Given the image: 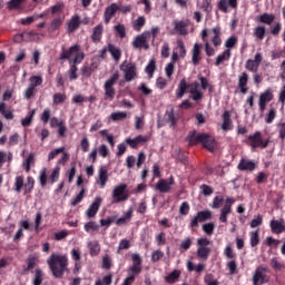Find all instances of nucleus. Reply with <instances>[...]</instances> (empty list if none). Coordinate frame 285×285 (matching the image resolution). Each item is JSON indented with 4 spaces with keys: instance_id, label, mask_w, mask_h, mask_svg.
Returning a JSON list of instances; mask_svg holds the SVG:
<instances>
[{
    "instance_id": "obj_1",
    "label": "nucleus",
    "mask_w": 285,
    "mask_h": 285,
    "mask_svg": "<svg viewBox=\"0 0 285 285\" xmlns=\"http://www.w3.org/2000/svg\"><path fill=\"white\" fill-rule=\"evenodd\" d=\"M198 81H194L188 85L186 81V78H183L179 83L178 88L176 90V98L181 99L186 95V90H189L190 99L193 101H202L204 99V90H208L210 88V82L208 81V78L199 75Z\"/></svg>"
},
{
    "instance_id": "obj_2",
    "label": "nucleus",
    "mask_w": 285,
    "mask_h": 285,
    "mask_svg": "<svg viewBox=\"0 0 285 285\" xmlns=\"http://www.w3.org/2000/svg\"><path fill=\"white\" fill-rule=\"evenodd\" d=\"M47 264L57 279L63 277V273L68 268V256L62 254H51L47 259Z\"/></svg>"
},
{
    "instance_id": "obj_3",
    "label": "nucleus",
    "mask_w": 285,
    "mask_h": 285,
    "mask_svg": "<svg viewBox=\"0 0 285 285\" xmlns=\"http://www.w3.org/2000/svg\"><path fill=\"white\" fill-rule=\"evenodd\" d=\"M86 55L81 51V46L73 45L69 49H63L60 53L61 61H72V63H81Z\"/></svg>"
},
{
    "instance_id": "obj_4",
    "label": "nucleus",
    "mask_w": 285,
    "mask_h": 285,
    "mask_svg": "<svg viewBox=\"0 0 285 285\" xmlns=\"http://www.w3.org/2000/svg\"><path fill=\"white\" fill-rule=\"evenodd\" d=\"M23 181H26L23 175L17 176L13 184V190L16 193H21V188H23V195H30V193H32L35 189V178L29 176L27 178V183L23 184Z\"/></svg>"
},
{
    "instance_id": "obj_5",
    "label": "nucleus",
    "mask_w": 285,
    "mask_h": 285,
    "mask_svg": "<svg viewBox=\"0 0 285 285\" xmlns=\"http://www.w3.org/2000/svg\"><path fill=\"white\" fill-rule=\"evenodd\" d=\"M130 194H128V185L119 184L116 185L111 191V204H121L128 202Z\"/></svg>"
},
{
    "instance_id": "obj_6",
    "label": "nucleus",
    "mask_w": 285,
    "mask_h": 285,
    "mask_svg": "<svg viewBox=\"0 0 285 285\" xmlns=\"http://www.w3.org/2000/svg\"><path fill=\"white\" fill-rule=\"evenodd\" d=\"M117 81H119V72L116 71L112 73V76L106 80L104 85L105 96L107 99H115V95H117V91L115 90V86L117 85Z\"/></svg>"
},
{
    "instance_id": "obj_7",
    "label": "nucleus",
    "mask_w": 285,
    "mask_h": 285,
    "mask_svg": "<svg viewBox=\"0 0 285 285\" xmlns=\"http://www.w3.org/2000/svg\"><path fill=\"white\" fill-rule=\"evenodd\" d=\"M247 139L253 150H255V148H262L264 150L265 148H268V144H271V138L263 139L262 131H256L253 135H249Z\"/></svg>"
},
{
    "instance_id": "obj_8",
    "label": "nucleus",
    "mask_w": 285,
    "mask_h": 285,
    "mask_svg": "<svg viewBox=\"0 0 285 285\" xmlns=\"http://www.w3.org/2000/svg\"><path fill=\"white\" fill-rule=\"evenodd\" d=\"M120 70L124 72L125 81H132L137 79V65L125 60L120 65Z\"/></svg>"
},
{
    "instance_id": "obj_9",
    "label": "nucleus",
    "mask_w": 285,
    "mask_h": 285,
    "mask_svg": "<svg viewBox=\"0 0 285 285\" xmlns=\"http://www.w3.org/2000/svg\"><path fill=\"white\" fill-rule=\"evenodd\" d=\"M235 198L233 197H227L225 199L224 206L220 208V214L218 217V220L220 224H226L228 222V215L233 213V205L235 204Z\"/></svg>"
},
{
    "instance_id": "obj_10",
    "label": "nucleus",
    "mask_w": 285,
    "mask_h": 285,
    "mask_svg": "<svg viewBox=\"0 0 285 285\" xmlns=\"http://www.w3.org/2000/svg\"><path fill=\"white\" fill-rule=\"evenodd\" d=\"M148 39H150V31H144L142 33L136 36L134 41L131 42L132 48H136V50H148L150 46L148 45Z\"/></svg>"
},
{
    "instance_id": "obj_11",
    "label": "nucleus",
    "mask_w": 285,
    "mask_h": 285,
    "mask_svg": "<svg viewBox=\"0 0 285 285\" xmlns=\"http://www.w3.org/2000/svg\"><path fill=\"white\" fill-rule=\"evenodd\" d=\"M132 265L127 269L128 277L132 276L134 281L136 279L137 275L141 273V256L139 254L131 255Z\"/></svg>"
},
{
    "instance_id": "obj_12",
    "label": "nucleus",
    "mask_w": 285,
    "mask_h": 285,
    "mask_svg": "<svg viewBox=\"0 0 285 285\" xmlns=\"http://www.w3.org/2000/svg\"><path fill=\"white\" fill-rule=\"evenodd\" d=\"M213 218V212L206 209V210H202L198 212L196 214V216H194L189 223V228H198L199 227V223L203 222H207V219H212Z\"/></svg>"
},
{
    "instance_id": "obj_13",
    "label": "nucleus",
    "mask_w": 285,
    "mask_h": 285,
    "mask_svg": "<svg viewBox=\"0 0 285 285\" xmlns=\"http://www.w3.org/2000/svg\"><path fill=\"white\" fill-rule=\"evenodd\" d=\"M210 245V240L206 237L204 238H198L197 239V257H199L200 259H206L208 257V255H210V249L209 246Z\"/></svg>"
},
{
    "instance_id": "obj_14",
    "label": "nucleus",
    "mask_w": 285,
    "mask_h": 285,
    "mask_svg": "<svg viewBox=\"0 0 285 285\" xmlns=\"http://www.w3.org/2000/svg\"><path fill=\"white\" fill-rule=\"evenodd\" d=\"M273 99H275V95H273V90H271V88L262 92L258 99L259 111L264 112V110H266V106H268Z\"/></svg>"
},
{
    "instance_id": "obj_15",
    "label": "nucleus",
    "mask_w": 285,
    "mask_h": 285,
    "mask_svg": "<svg viewBox=\"0 0 285 285\" xmlns=\"http://www.w3.org/2000/svg\"><path fill=\"white\" fill-rule=\"evenodd\" d=\"M267 271L268 269L266 267H257L253 276V284L262 285L268 283V275L266 274Z\"/></svg>"
},
{
    "instance_id": "obj_16",
    "label": "nucleus",
    "mask_w": 285,
    "mask_h": 285,
    "mask_svg": "<svg viewBox=\"0 0 285 285\" xmlns=\"http://www.w3.org/2000/svg\"><path fill=\"white\" fill-rule=\"evenodd\" d=\"M119 12V3L112 2L111 4L107 6L105 8L104 12V22L106 24L110 23L112 21V18Z\"/></svg>"
},
{
    "instance_id": "obj_17",
    "label": "nucleus",
    "mask_w": 285,
    "mask_h": 285,
    "mask_svg": "<svg viewBox=\"0 0 285 285\" xmlns=\"http://www.w3.org/2000/svg\"><path fill=\"white\" fill-rule=\"evenodd\" d=\"M104 199L99 196H97L94 202L90 204L88 209L86 210V215L89 219H92V217L97 216V213H99V208H101Z\"/></svg>"
},
{
    "instance_id": "obj_18",
    "label": "nucleus",
    "mask_w": 285,
    "mask_h": 285,
    "mask_svg": "<svg viewBox=\"0 0 285 285\" xmlns=\"http://www.w3.org/2000/svg\"><path fill=\"white\" fill-rule=\"evenodd\" d=\"M175 185V177L170 176L169 179H160L156 184V190L159 193H170L171 186Z\"/></svg>"
},
{
    "instance_id": "obj_19",
    "label": "nucleus",
    "mask_w": 285,
    "mask_h": 285,
    "mask_svg": "<svg viewBox=\"0 0 285 285\" xmlns=\"http://www.w3.org/2000/svg\"><path fill=\"white\" fill-rule=\"evenodd\" d=\"M269 227L272 233H274L275 235H282V233H284L285 230V220L283 218L278 220L273 219L271 220Z\"/></svg>"
},
{
    "instance_id": "obj_20",
    "label": "nucleus",
    "mask_w": 285,
    "mask_h": 285,
    "mask_svg": "<svg viewBox=\"0 0 285 285\" xmlns=\"http://www.w3.org/2000/svg\"><path fill=\"white\" fill-rule=\"evenodd\" d=\"M248 73L246 71L242 72L238 76V88H239V92L240 95H246V92H248Z\"/></svg>"
},
{
    "instance_id": "obj_21",
    "label": "nucleus",
    "mask_w": 285,
    "mask_h": 285,
    "mask_svg": "<svg viewBox=\"0 0 285 285\" xmlns=\"http://www.w3.org/2000/svg\"><path fill=\"white\" fill-rule=\"evenodd\" d=\"M188 21H177L174 20V30L177 32V35H180L181 37H186L188 35Z\"/></svg>"
},
{
    "instance_id": "obj_22",
    "label": "nucleus",
    "mask_w": 285,
    "mask_h": 285,
    "mask_svg": "<svg viewBox=\"0 0 285 285\" xmlns=\"http://www.w3.org/2000/svg\"><path fill=\"white\" fill-rule=\"evenodd\" d=\"M202 43H195L191 49V62L194 66H198L202 61Z\"/></svg>"
},
{
    "instance_id": "obj_23",
    "label": "nucleus",
    "mask_w": 285,
    "mask_h": 285,
    "mask_svg": "<svg viewBox=\"0 0 285 285\" xmlns=\"http://www.w3.org/2000/svg\"><path fill=\"white\" fill-rule=\"evenodd\" d=\"M237 168L238 170H248L249 173H253V170L257 168V165L254 160L242 158Z\"/></svg>"
},
{
    "instance_id": "obj_24",
    "label": "nucleus",
    "mask_w": 285,
    "mask_h": 285,
    "mask_svg": "<svg viewBox=\"0 0 285 285\" xmlns=\"http://www.w3.org/2000/svg\"><path fill=\"white\" fill-rule=\"evenodd\" d=\"M228 7L233 10H237V0H219L218 10H220V12H228Z\"/></svg>"
},
{
    "instance_id": "obj_25",
    "label": "nucleus",
    "mask_w": 285,
    "mask_h": 285,
    "mask_svg": "<svg viewBox=\"0 0 285 285\" xmlns=\"http://www.w3.org/2000/svg\"><path fill=\"white\" fill-rule=\"evenodd\" d=\"M200 144H202V146H204V148H207V150H210V153H213V150H215V138H213L208 134H203Z\"/></svg>"
},
{
    "instance_id": "obj_26",
    "label": "nucleus",
    "mask_w": 285,
    "mask_h": 285,
    "mask_svg": "<svg viewBox=\"0 0 285 285\" xmlns=\"http://www.w3.org/2000/svg\"><path fill=\"white\" fill-rule=\"evenodd\" d=\"M97 184L100 186V188H106V184H108V168H99Z\"/></svg>"
},
{
    "instance_id": "obj_27",
    "label": "nucleus",
    "mask_w": 285,
    "mask_h": 285,
    "mask_svg": "<svg viewBox=\"0 0 285 285\" xmlns=\"http://www.w3.org/2000/svg\"><path fill=\"white\" fill-rule=\"evenodd\" d=\"M79 26H81V20L79 19V14H73L68 21V32L72 33L76 30H79Z\"/></svg>"
},
{
    "instance_id": "obj_28",
    "label": "nucleus",
    "mask_w": 285,
    "mask_h": 285,
    "mask_svg": "<svg viewBox=\"0 0 285 285\" xmlns=\"http://www.w3.org/2000/svg\"><path fill=\"white\" fill-rule=\"evenodd\" d=\"M104 37V24L99 23L92 29L91 41L99 43Z\"/></svg>"
},
{
    "instance_id": "obj_29",
    "label": "nucleus",
    "mask_w": 285,
    "mask_h": 285,
    "mask_svg": "<svg viewBox=\"0 0 285 285\" xmlns=\"http://www.w3.org/2000/svg\"><path fill=\"white\" fill-rule=\"evenodd\" d=\"M203 134H198L197 131H191L187 136V141L189 146H197V144H202Z\"/></svg>"
},
{
    "instance_id": "obj_30",
    "label": "nucleus",
    "mask_w": 285,
    "mask_h": 285,
    "mask_svg": "<svg viewBox=\"0 0 285 285\" xmlns=\"http://www.w3.org/2000/svg\"><path fill=\"white\" fill-rule=\"evenodd\" d=\"M179 277H181V272L179 269H174L167 276H165V282L167 284H177L179 282Z\"/></svg>"
},
{
    "instance_id": "obj_31",
    "label": "nucleus",
    "mask_w": 285,
    "mask_h": 285,
    "mask_svg": "<svg viewBox=\"0 0 285 285\" xmlns=\"http://www.w3.org/2000/svg\"><path fill=\"white\" fill-rule=\"evenodd\" d=\"M232 56L233 52L230 51V49L224 50L220 55L217 56L215 66H222V63H224V61H228Z\"/></svg>"
},
{
    "instance_id": "obj_32",
    "label": "nucleus",
    "mask_w": 285,
    "mask_h": 285,
    "mask_svg": "<svg viewBox=\"0 0 285 285\" xmlns=\"http://www.w3.org/2000/svg\"><path fill=\"white\" fill-rule=\"evenodd\" d=\"M222 130H233V120H230V111H224Z\"/></svg>"
},
{
    "instance_id": "obj_33",
    "label": "nucleus",
    "mask_w": 285,
    "mask_h": 285,
    "mask_svg": "<svg viewBox=\"0 0 285 285\" xmlns=\"http://www.w3.org/2000/svg\"><path fill=\"white\" fill-rule=\"evenodd\" d=\"M214 37L212 38V43L215 48H219L222 46V29L219 27H215L213 29Z\"/></svg>"
},
{
    "instance_id": "obj_34",
    "label": "nucleus",
    "mask_w": 285,
    "mask_h": 285,
    "mask_svg": "<svg viewBox=\"0 0 285 285\" xmlns=\"http://www.w3.org/2000/svg\"><path fill=\"white\" fill-rule=\"evenodd\" d=\"M89 254L91 257H97L101 253V245L97 240L88 243Z\"/></svg>"
},
{
    "instance_id": "obj_35",
    "label": "nucleus",
    "mask_w": 285,
    "mask_h": 285,
    "mask_svg": "<svg viewBox=\"0 0 285 285\" xmlns=\"http://www.w3.org/2000/svg\"><path fill=\"white\" fill-rule=\"evenodd\" d=\"M39 264V256L30 254L27 258V267L24 271H33Z\"/></svg>"
},
{
    "instance_id": "obj_36",
    "label": "nucleus",
    "mask_w": 285,
    "mask_h": 285,
    "mask_svg": "<svg viewBox=\"0 0 285 285\" xmlns=\"http://www.w3.org/2000/svg\"><path fill=\"white\" fill-rule=\"evenodd\" d=\"M108 52H110L112 59H115L116 61H119L121 59V49H119V47H117L112 43H109Z\"/></svg>"
},
{
    "instance_id": "obj_37",
    "label": "nucleus",
    "mask_w": 285,
    "mask_h": 285,
    "mask_svg": "<svg viewBox=\"0 0 285 285\" xmlns=\"http://www.w3.org/2000/svg\"><path fill=\"white\" fill-rule=\"evenodd\" d=\"M128 118V111H114L109 116L110 121H124Z\"/></svg>"
},
{
    "instance_id": "obj_38",
    "label": "nucleus",
    "mask_w": 285,
    "mask_h": 285,
    "mask_svg": "<svg viewBox=\"0 0 285 285\" xmlns=\"http://www.w3.org/2000/svg\"><path fill=\"white\" fill-rule=\"evenodd\" d=\"M130 219H132V208H129L124 216H121L120 218H118L116 220V225L117 226H124V224H128V222H130Z\"/></svg>"
},
{
    "instance_id": "obj_39",
    "label": "nucleus",
    "mask_w": 285,
    "mask_h": 285,
    "mask_svg": "<svg viewBox=\"0 0 285 285\" xmlns=\"http://www.w3.org/2000/svg\"><path fill=\"white\" fill-rule=\"evenodd\" d=\"M28 0H9L7 2V10H21V6Z\"/></svg>"
},
{
    "instance_id": "obj_40",
    "label": "nucleus",
    "mask_w": 285,
    "mask_h": 285,
    "mask_svg": "<svg viewBox=\"0 0 285 285\" xmlns=\"http://www.w3.org/2000/svg\"><path fill=\"white\" fill-rule=\"evenodd\" d=\"M146 26V17L140 16L132 21V28L136 32H141V29Z\"/></svg>"
},
{
    "instance_id": "obj_41",
    "label": "nucleus",
    "mask_w": 285,
    "mask_h": 285,
    "mask_svg": "<svg viewBox=\"0 0 285 285\" xmlns=\"http://www.w3.org/2000/svg\"><path fill=\"white\" fill-rule=\"evenodd\" d=\"M258 21L261 23H265L266 26H272L273 21H275V14L265 12L258 17Z\"/></svg>"
},
{
    "instance_id": "obj_42",
    "label": "nucleus",
    "mask_w": 285,
    "mask_h": 285,
    "mask_svg": "<svg viewBox=\"0 0 285 285\" xmlns=\"http://www.w3.org/2000/svg\"><path fill=\"white\" fill-rule=\"evenodd\" d=\"M36 112L37 110L32 109L28 111L27 116L23 119H21V126H23V128H28V126L32 124V119H35Z\"/></svg>"
},
{
    "instance_id": "obj_43",
    "label": "nucleus",
    "mask_w": 285,
    "mask_h": 285,
    "mask_svg": "<svg viewBox=\"0 0 285 285\" xmlns=\"http://www.w3.org/2000/svg\"><path fill=\"white\" fill-rule=\"evenodd\" d=\"M0 115H2V117L8 120L14 119V114L12 112V110L6 109V104L3 101L0 102Z\"/></svg>"
},
{
    "instance_id": "obj_44",
    "label": "nucleus",
    "mask_w": 285,
    "mask_h": 285,
    "mask_svg": "<svg viewBox=\"0 0 285 285\" xmlns=\"http://www.w3.org/2000/svg\"><path fill=\"white\" fill-rule=\"evenodd\" d=\"M245 69L248 70V72H257V70H259V65L253 59H247L245 62Z\"/></svg>"
},
{
    "instance_id": "obj_45",
    "label": "nucleus",
    "mask_w": 285,
    "mask_h": 285,
    "mask_svg": "<svg viewBox=\"0 0 285 285\" xmlns=\"http://www.w3.org/2000/svg\"><path fill=\"white\" fill-rule=\"evenodd\" d=\"M114 31L120 39H126V24L118 23L114 26Z\"/></svg>"
},
{
    "instance_id": "obj_46",
    "label": "nucleus",
    "mask_w": 285,
    "mask_h": 285,
    "mask_svg": "<svg viewBox=\"0 0 285 285\" xmlns=\"http://www.w3.org/2000/svg\"><path fill=\"white\" fill-rule=\"evenodd\" d=\"M249 244L252 248H255V246L259 245V230L249 233Z\"/></svg>"
},
{
    "instance_id": "obj_47",
    "label": "nucleus",
    "mask_w": 285,
    "mask_h": 285,
    "mask_svg": "<svg viewBox=\"0 0 285 285\" xmlns=\"http://www.w3.org/2000/svg\"><path fill=\"white\" fill-rule=\"evenodd\" d=\"M85 195H86V189L82 188L77 196L71 198L70 205L78 206V204H81V202H83Z\"/></svg>"
},
{
    "instance_id": "obj_48",
    "label": "nucleus",
    "mask_w": 285,
    "mask_h": 285,
    "mask_svg": "<svg viewBox=\"0 0 285 285\" xmlns=\"http://www.w3.org/2000/svg\"><path fill=\"white\" fill-rule=\"evenodd\" d=\"M61 173V168L59 166L55 167L49 176V183L55 184L59 180V175Z\"/></svg>"
},
{
    "instance_id": "obj_49",
    "label": "nucleus",
    "mask_w": 285,
    "mask_h": 285,
    "mask_svg": "<svg viewBox=\"0 0 285 285\" xmlns=\"http://www.w3.org/2000/svg\"><path fill=\"white\" fill-rule=\"evenodd\" d=\"M254 36L256 37V39H259V41H262L266 36V27L264 26L256 27L254 30Z\"/></svg>"
},
{
    "instance_id": "obj_50",
    "label": "nucleus",
    "mask_w": 285,
    "mask_h": 285,
    "mask_svg": "<svg viewBox=\"0 0 285 285\" xmlns=\"http://www.w3.org/2000/svg\"><path fill=\"white\" fill-rule=\"evenodd\" d=\"M223 204H224V196H215L210 204V208H213L214 210H217V208H222Z\"/></svg>"
},
{
    "instance_id": "obj_51",
    "label": "nucleus",
    "mask_w": 285,
    "mask_h": 285,
    "mask_svg": "<svg viewBox=\"0 0 285 285\" xmlns=\"http://www.w3.org/2000/svg\"><path fill=\"white\" fill-rule=\"evenodd\" d=\"M29 86H32V88H37L43 83V78L41 76H31L29 78Z\"/></svg>"
},
{
    "instance_id": "obj_52",
    "label": "nucleus",
    "mask_w": 285,
    "mask_h": 285,
    "mask_svg": "<svg viewBox=\"0 0 285 285\" xmlns=\"http://www.w3.org/2000/svg\"><path fill=\"white\" fill-rule=\"evenodd\" d=\"M46 12H51V14H59V12H63V2H58L51 8L47 9Z\"/></svg>"
},
{
    "instance_id": "obj_53",
    "label": "nucleus",
    "mask_w": 285,
    "mask_h": 285,
    "mask_svg": "<svg viewBox=\"0 0 285 285\" xmlns=\"http://www.w3.org/2000/svg\"><path fill=\"white\" fill-rule=\"evenodd\" d=\"M155 70H156V62L155 60H150L145 68V71L148 75L149 79H153V75H155Z\"/></svg>"
},
{
    "instance_id": "obj_54",
    "label": "nucleus",
    "mask_w": 285,
    "mask_h": 285,
    "mask_svg": "<svg viewBox=\"0 0 285 285\" xmlns=\"http://www.w3.org/2000/svg\"><path fill=\"white\" fill-rule=\"evenodd\" d=\"M43 282V271L37 268L35 271L33 285H41Z\"/></svg>"
},
{
    "instance_id": "obj_55",
    "label": "nucleus",
    "mask_w": 285,
    "mask_h": 285,
    "mask_svg": "<svg viewBox=\"0 0 285 285\" xmlns=\"http://www.w3.org/2000/svg\"><path fill=\"white\" fill-rule=\"evenodd\" d=\"M275 117H277V110H275V108H271L265 116V122L273 124V121H275Z\"/></svg>"
},
{
    "instance_id": "obj_56",
    "label": "nucleus",
    "mask_w": 285,
    "mask_h": 285,
    "mask_svg": "<svg viewBox=\"0 0 285 285\" xmlns=\"http://www.w3.org/2000/svg\"><path fill=\"white\" fill-rule=\"evenodd\" d=\"M40 186L43 188L48 184V169L42 168L39 176Z\"/></svg>"
},
{
    "instance_id": "obj_57",
    "label": "nucleus",
    "mask_w": 285,
    "mask_h": 285,
    "mask_svg": "<svg viewBox=\"0 0 285 285\" xmlns=\"http://www.w3.org/2000/svg\"><path fill=\"white\" fill-rule=\"evenodd\" d=\"M85 230L86 233H97V230H99V225L95 222H89L85 224Z\"/></svg>"
},
{
    "instance_id": "obj_58",
    "label": "nucleus",
    "mask_w": 285,
    "mask_h": 285,
    "mask_svg": "<svg viewBox=\"0 0 285 285\" xmlns=\"http://www.w3.org/2000/svg\"><path fill=\"white\" fill-rule=\"evenodd\" d=\"M63 26V18H56L51 21L50 29L52 31L59 30Z\"/></svg>"
},
{
    "instance_id": "obj_59",
    "label": "nucleus",
    "mask_w": 285,
    "mask_h": 285,
    "mask_svg": "<svg viewBox=\"0 0 285 285\" xmlns=\"http://www.w3.org/2000/svg\"><path fill=\"white\" fill-rule=\"evenodd\" d=\"M97 153H98V155H100V157H104V159H106V157H108V155H110V149H108V146H106V145H100L97 148Z\"/></svg>"
},
{
    "instance_id": "obj_60",
    "label": "nucleus",
    "mask_w": 285,
    "mask_h": 285,
    "mask_svg": "<svg viewBox=\"0 0 285 285\" xmlns=\"http://www.w3.org/2000/svg\"><path fill=\"white\" fill-rule=\"evenodd\" d=\"M95 70H97V66L95 65H91L90 67L85 66L81 69L83 77H90Z\"/></svg>"
},
{
    "instance_id": "obj_61",
    "label": "nucleus",
    "mask_w": 285,
    "mask_h": 285,
    "mask_svg": "<svg viewBox=\"0 0 285 285\" xmlns=\"http://www.w3.org/2000/svg\"><path fill=\"white\" fill-rule=\"evenodd\" d=\"M203 230L207 235H213L215 233V223H206L203 225Z\"/></svg>"
},
{
    "instance_id": "obj_62",
    "label": "nucleus",
    "mask_w": 285,
    "mask_h": 285,
    "mask_svg": "<svg viewBox=\"0 0 285 285\" xmlns=\"http://www.w3.org/2000/svg\"><path fill=\"white\" fill-rule=\"evenodd\" d=\"M204 282L206 285H219V282L215 279V276L213 274L205 275Z\"/></svg>"
},
{
    "instance_id": "obj_63",
    "label": "nucleus",
    "mask_w": 285,
    "mask_h": 285,
    "mask_svg": "<svg viewBox=\"0 0 285 285\" xmlns=\"http://www.w3.org/2000/svg\"><path fill=\"white\" fill-rule=\"evenodd\" d=\"M35 95H37V88L29 85L24 91V98L30 100V98L33 97Z\"/></svg>"
},
{
    "instance_id": "obj_64",
    "label": "nucleus",
    "mask_w": 285,
    "mask_h": 285,
    "mask_svg": "<svg viewBox=\"0 0 285 285\" xmlns=\"http://www.w3.org/2000/svg\"><path fill=\"white\" fill-rule=\"evenodd\" d=\"M277 129H278L279 139H282V141H284V139H285V122H279L277 125Z\"/></svg>"
}]
</instances>
